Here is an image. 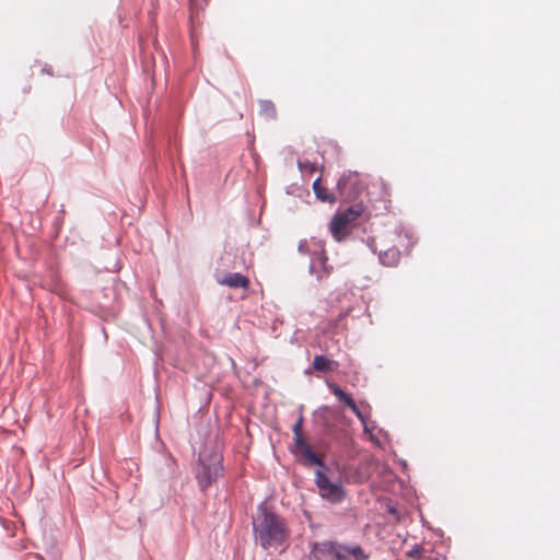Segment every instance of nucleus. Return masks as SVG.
Instances as JSON below:
<instances>
[{
  "label": "nucleus",
  "instance_id": "423d86ee",
  "mask_svg": "<svg viewBox=\"0 0 560 560\" xmlns=\"http://www.w3.org/2000/svg\"><path fill=\"white\" fill-rule=\"evenodd\" d=\"M222 472L221 456L213 454L210 456L209 462L206 463L200 456V464L196 471V478L202 489L208 488Z\"/></svg>",
  "mask_w": 560,
  "mask_h": 560
},
{
  "label": "nucleus",
  "instance_id": "dca6fc26",
  "mask_svg": "<svg viewBox=\"0 0 560 560\" xmlns=\"http://www.w3.org/2000/svg\"><path fill=\"white\" fill-rule=\"evenodd\" d=\"M191 2H194L195 0H190Z\"/></svg>",
  "mask_w": 560,
  "mask_h": 560
},
{
  "label": "nucleus",
  "instance_id": "20e7f679",
  "mask_svg": "<svg viewBox=\"0 0 560 560\" xmlns=\"http://www.w3.org/2000/svg\"><path fill=\"white\" fill-rule=\"evenodd\" d=\"M303 422L304 417L302 413H300L296 422L292 427V431L294 434L293 452L296 456H300L305 462V464L324 467L323 458L318 454L313 452L312 447L303 436Z\"/></svg>",
  "mask_w": 560,
  "mask_h": 560
},
{
  "label": "nucleus",
  "instance_id": "4468645a",
  "mask_svg": "<svg viewBox=\"0 0 560 560\" xmlns=\"http://www.w3.org/2000/svg\"><path fill=\"white\" fill-rule=\"evenodd\" d=\"M422 548L419 546L413 547L411 550L408 551V557L412 559H421L422 557Z\"/></svg>",
  "mask_w": 560,
  "mask_h": 560
},
{
  "label": "nucleus",
  "instance_id": "9d476101",
  "mask_svg": "<svg viewBox=\"0 0 560 560\" xmlns=\"http://www.w3.org/2000/svg\"><path fill=\"white\" fill-rule=\"evenodd\" d=\"M338 362L326 358L325 355H315L313 360V368L318 372H334L338 369Z\"/></svg>",
  "mask_w": 560,
  "mask_h": 560
},
{
  "label": "nucleus",
  "instance_id": "1a4fd4ad",
  "mask_svg": "<svg viewBox=\"0 0 560 560\" xmlns=\"http://www.w3.org/2000/svg\"><path fill=\"white\" fill-rule=\"evenodd\" d=\"M219 283L229 288H242L247 289L249 287V279L242 273H226Z\"/></svg>",
  "mask_w": 560,
  "mask_h": 560
},
{
  "label": "nucleus",
  "instance_id": "ddd939ff",
  "mask_svg": "<svg viewBox=\"0 0 560 560\" xmlns=\"http://www.w3.org/2000/svg\"><path fill=\"white\" fill-rule=\"evenodd\" d=\"M259 113L266 118L273 119L277 116L276 105L269 100L259 102Z\"/></svg>",
  "mask_w": 560,
  "mask_h": 560
},
{
  "label": "nucleus",
  "instance_id": "2eb2a0df",
  "mask_svg": "<svg viewBox=\"0 0 560 560\" xmlns=\"http://www.w3.org/2000/svg\"><path fill=\"white\" fill-rule=\"evenodd\" d=\"M299 252L302 254H306L308 252L307 243L305 241L299 244Z\"/></svg>",
  "mask_w": 560,
  "mask_h": 560
},
{
  "label": "nucleus",
  "instance_id": "f8f14e48",
  "mask_svg": "<svg viewBox=\"0 0 560 560\" xmlns=\"http://www.w3.org/2000/svg\"><path fill=\"white\" fill-rule=\"evenodd\" d=\"M313 190L320 201H328V202H335L336 198L327 192V189L322 186L320 178H317L313 183Z\"/></svg>",
  "mask_w": 560,
  "mask_h": 560
},
{
  "label": "nucleus",
  "instance_id": "6e6552de",
  "mask_svg": "<svg viewBox=\"0 0 560 560\" xmlns=\"http://www.w3.org/2000/svg\"><path fill=\"white\" fill-rule=\"evenodd\" d=\"M327 256L324 248L319 245L318 250L313 252L311 270L317 273V277L328 276L331 271V267L327 266Z\"/></svg>",
  "mask_w": 560,
  "mask_h": 560
},
{
  "label": "nucleus",
  "instance_id": "9b49d317",
  "mask_svg": "<svg viewBox=\"0 0 560 560\" xmlns=\"http://www.w3.org/2000/svg\"><path fill=\"white\" fill-rule=\"evenodd\" d=\"M380 260L384 266L394 267L400 260V253L397 248H389L380 253Z\"/></svg>",
  "mask_w": 560,
  "mask_h": 560
},
{
  "label": "nucleus",
  "instance_id": "7ed1b4c3",
  "mask_svg": "<svg viewBox=\"0 0 560 560\" xmlns=\"http://www.w3.org/2000/svg\"><path fill=\"white\" fill-rule=\"evenodd\" d=\"M318 467L319 469L315 472V483L318 488L319 495L332 504L340 503L347 494L342 483L339 480H330L326 474L328 468L325 464L324 467Z\"/></svg>",
  "mask_w": 560,
  "mask_h": 560
},
{
  "label": "nucleus",
  "instance_id": "39448f33",
  "mask_svg": "<svg viewBox=\"0 0 560 560\" xmlns=\"http://www.w3.org/2000/svg\"><path fill=\"white\" fill-rule=\"evenodd\" d=\"M362 206L353 205L334 215L329 229L335 240L341 241L348 234V226L362 214Z\"/></svg>",
  "mask_w": 560,
  "mask_h": 560
},
{
  "label": "nucleus",
  "instance_id": "0eeeda50",
  "mask_svg": "<svg viewBox=\"0 0 560 560\" xmlns=\"http://www.w3.org/2000/svg\"><path fill=\"white\" fill-rule=\"evenodd\" d=\"M328 387L331 390V393L337 397V399L340 402L345 404L347 407H349L351 411L361 420V422L365 424V416L357 406L353 398L335 383L329 384Z\"/></svg>",
  "mask_w": 560,
  "mask_h": 560
},
{
  "label": "nucleus",
  "instance_id": "f257e3e1",
  "mask_svg": "<svg viewBox=\"0 0 560 560\" xmlns=\"http://www.w3.org/2000/svg\"><path fill=\"white\" fill-rule=\"evenodd\" d=\"M254 534L264 549L277 548L290 536L285 521L265 504H260L253 520Z\"/></svg>",
  "mask_w": 560,
  "mask_h": 560
},
{
  "label": "nucleus",
  "instance_id": "f03ea898",
  "mask_svg": "<svg viewBox=\"0 0 560 560\" xmlns=\"http://www.w3.org/2000/svg\"><path fill=\"white\" fill-rule=\"evenodd\" d=\"M368 556L360 546H345L335 541L315 542L311 550L312 560H363Z\"/></svg>",
  "mask_w": 560,
  "mask_h": 560
}]
</instances>
